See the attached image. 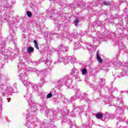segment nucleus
I'll list each match as a JSON object with an SVG mask.
<instances>
[{"label": "nucleus", "instance_id": "nucleus-1", "mask_svg": "<svg viewBox=\"0 0 128 128\" xmlns=\"http://www.w3.org/2000/svg\"><path fill=\"white\" fill-rule=\"evenodd\" d=\"M25 98H26L29 104V106L30 107V112L27 114V118L28 120H32L34 118L36 114V112L38 110V108L40 106V110L41 112H46L48 114V111L50 109L46 108V106L45 104H40L34 103L32 100V95L30 94H26L25 96Z\"/></svg>", "mask_w": 128, "mask_h": 128}, {"label": "nucleus", "instance_id": "nucleus-2", "mask_svg": "<svg viewBox=\"0 0 128 128\" xmlns=\"http://www.w3.org/2000/svg\"><path fill=\"white\" fill-rule=\"evenodd\" d=\"M6 86L4 84H2L0 82V94H2L0 92L2 90H3L2 92V95L4 96H6V98H8L9 96H10V92H16V88H14L15 90H12V88L9 87L6 90H4V88ZM2 98L0 96V106H2Z\"/></svg>", "mask_w": 128, "mask_h": 128}, {"label": "nucleus", "instance_id": "nucleus-3", "mask_svg": "<svg viewBox=\"0 0 128 128\" xmlns=\"http://www.w3.org/2000/svg\"><path fill=\"white\" fill-rule=\"evenodd\" d=\"M75 96L76 98H80L81 100H87L88 98H86V94L80 92L76 93Z\"/></svg>", "mask_w": 128, "mask_h": 128}, {"label": "nucleus", "instance_id": "nucleus-4", "mask_svg": "<svg viewBox=\"0 0 128 128\" xmlns=\"http://www.w3.org/2000/svg\"><path fill=\"white\" fill-rule=\"evenodd\" d=\"M22 84L27 88H32V82H28V79H25L24 80L22 81Z\"/></svg>", "mask_w": 128, "mask_h": 128}, {"label": "nucleus", "instance_id": "nucleus-5", "mask_svg": "<svg viewBox=\"0 0 128 128\" xmlns=\"http://www.w3.org/2000/svg\"><path fill=\"white\" fill-rule=\"evenodd\" d=\"M66 82V80L64 78H61L57 81L56 84L58 86H62Z\"/></svg>", "mask_w": 128, "mask_h": 128}, {"label": "nucleus", "instance_id": "nucleus-6", "mask_svg": "<svg viewBox=\"0 0 128 128\" xmlns=\"http://www.w3.org/2000/svg\"><path fill=\"white\" fill-rule=\"evenodd\" d=\"M20 80L24 81L25 80H28L26 75V72L24 70H22L20 74Z\"/></svg>", "mask_w": 128, "mask_h": 128}, {"label": "nucleus", "instance_id": "nucleus-7", "mask_svg": "<svg viewBox=\"0 0 128 128\" xmlns=\"http://www.w3.org/2000/svg\"><path fill=\"white\" fill-rule=\"evenodd\" d=\"M40 84H34L32 86V90L34 92H38V90H40Z\"/></svg>", "mask_w": 128, "mask_h": 128}, {"label": "nucleus", "instance_id": "nucleus-8", "mask_svg": "<svg viewBox=\"0 0 128 128\" xmlns=\"http://www.w3.org/2000/svg\"><path fill=\"white\" fill-rule=\"evenodd\" d=\"M26 67V65L24 62H20L18 65V68L19 70H24V68Z\"/></svg>", "mask_w": 128, "mask_h": 128}, {"label": "nucleus", "instance_id": "nucleus-9", "mask_svg": "<svg viewBox=\"0 0 128 128\" xmlns=\"http://www.w3.org/2000/svg\"><path fill=\"white\" fill-rule=\"evenodd\" d=\"M52 61L50 60H48L45 62V64L46 66L48 68H52Z\"/></svg>", "mask_w": 128, "mask_h": 128}, {"label": "nucleus", "instance_id": "nucleus-10", "mask_svg": "<svg viewBox=\"0 0 128 128\" xmlns=\"http://www.w3.org/2000/svg\"><path fill=\"white\" fill-rule=\"evenodd\" d=\"M74 46L75 48H80V46H82V44H80L78 42H76L74 44Z\"/></svg>", "mask_w": 128, "mask_h": 128}, {"label": "nucleus", "instance_id": "nucleus-11", "mask_svg": "<svg viewBox=\"0 0 128 128\" xmlns=\"http://www.w3.org/2000/svg\"><path fill=\"white\" fill-rule=\"evenodd\" d=\"M64 50H65V52H66V48L64 46H61L58 49V52H62Z\"/></svg>", "mask_w": 128, "mask_h": 128}, {"label": "nucleus", "instance_id": "nucleus-12", "mask_svg": "<svg viewBox=\"0 0 128 128\" xmlns=\"http://www.w3.org/2000/svg\"><path fill=\"white\" fill-rule=\"evenodd\" d=\"M64 33H59L56 35V38H66V36H64Z\"/></svg>", "mask_w": 128, "mask_h": 128}, {"label": "nucleus", "instance_id": "nucleus-13", "mask_svg": "<svg viewBox=\"0 0 128 128\" xmlns=\"http://www.w3.org/2000/svg\"><path fill=\"white\" fill-rule=\"evenodd\" d=\"M78 22H80V18H76L74 21V26H78Z\"/></svg>", "mask_w": 128, "mask_h": 128}, {"label": "nucleus", "instance_id": "nucleus-14", "mask_svg": "<svg viewBox=\"0 0 128 128\" xmlns=\"http://www.w3.org/2000/svg\"><path fill=\"white\" fill-rule=\"evenodd\" d=\"M96 117L98 118H104V115H102V114L100 113H98L96 114Z\"/></svg>", "mask_w": 128, "mask_h": 128}, {"label": "nucleus", "instance_id": "nucleus-15", "mask_svg": "<svg viewBox=\"0 0 128 128\" xmlns=\"http://www.w3.org/2000/svg\"><path fill=\"white\" fill-rule=\"evenodd\" d=\"M64 57L62 56H59V60H58V62H64Z\"/></svg>", "mask_w": 128, "mask_h": 128}, {"label": "nucleus", "instance_id": "nucleus-16", "mask_svg": "<svg viewBox=\"0 0 128 128\" xmlns=\"http://www.w3.org/2000/svg\"><path fill=\"white\" fill-rule=\"evenodd\" d=\"M68 60H69L71 62H72H72H76V58L74 57H69L68 58Z\"/></svg>", "mask_w": 128, "mask_h": 128}, {"label": "nucleus", "instance_id": "nucleus-17", "mask_svg": "<svg viewBox=\"0 0 128 128\" xmlns=\"http://www.w3.org/2000/svg\"><path fill=\"white\" fill-rule=\"evenodd\" d=\"M2 80H5L4 76L2 74L0 73V80H1V82H0V84H2Z\"/></svg>", "mask_w": 128, "mask_h": 128}, {"label": "nucleus", "instance_id": "nucleus-18", "mask_svg": "<svg viewBox=\"0 0 128 128\" xmlns=\"http://www.w3.org/2000/svg\"><path fill=\"white\" fill-rule=\"evenodd\" d=\"M28 54H30L34 52V48L32 47H29L28 49Z\"/></svg>", "mask_w": 128, "mask_h": 128}, {"label": "nucleus", "instance_id": "nucleus-19", "mask_svg": "<svg viewBox=\"0 0 128 128\" xmlns=\"http://www.w3.org/2000/svg\"><path fill=\"white\" fill-rule=\"evenodd\" d=\"M34 47L37 48V50H40V48H38V42H36V40H34Z\"/></svg>", "mask_w": 128, "mask_h": 128}, {"label": "nucleus", "instance_id": "nucleus-20", "mask_svg": "<svg viewBox=\"0 0 128 128\" xmlns=\"http://www.w3.org/2000/svg\"><path fill=\"white\" fill-rule=\"evenodd\" d=\"M102 4L104 6H110V2H104Z\"/></svg>", "mask_w": 128, "mask_h": 128}, {"label": "nucleus", "instance_id": "nucleus-21", "mask_svg": "<svg viewBox=\"0 0 128 128\" xmlns=\"http://www.w3.org/2000/svg\"><path fill=\"white\" fill-rule=\"evenodd\" d=\"M97 60H98V62H100V64L102 63V58H100V56H97Z\"/></svg>", "mask_w": 128, "mask_h": 128}, {"label": "nucleus", "instance_id": "nucleus-22", "mask_svg": "<svg viewBox=\"0 0 128 128\" xmlns=\"http://www.w3.org/2000/svg\"><path fill=\"white\" fill-rule=\"evenodd\" d=\"M82 107L80 106L79 108H77V110L78 112H82Z\"/></svg>", "mask_w": 128, "mask_h": 128}, {"label": "nucleus", "instance_id": "nucleus-23", "mask_svg": "<svg viewBox=\"0 0 128 128\" xmlns=\"http://www.w3.org/2000/svg\"><path fill=\"white\" fill-rule=\"evenodd\" d=\"M76 97V95H74V96H72V98H71V102H74V100H77Z\"/></svg>", "mask_w": 128, "mask_h": 128}, {"label": "nucleus", "instance_id": "nucleus-24", "mask_svg": "<svg viewBox=\"0 0 128 128\" xmlns=\"http://www.w3.org/2000/svg\"><path fill=\"white\" fill-rule=\"evenodd\" d=\"M26 14L28 18H30V16H32V13L30 11L26 12Z\"/></svg>", "mask_w": 128, "mask_h": 128}, {"label": "nucleus", "instance_id": "nucleus-25", "mask_svg": "<svg viewBox=\"0 0 128 128\" xmlns=\"http://www.w3.org/2000/svg\"><path fill=\"white\" fill-rule=\"evenodd\" d=\"M52 93H49L48 95H47V98H52Z\"/></svg>", "mask_w": 128, "mask_h": 128}, {"label": "nucleus", "instance_id": "nucleus-26", "mask_svg": "<svg viewBox=\"0 0 128 128\" xmlns=\"http://www.w3.org/2000/svg\"><path fill=\"white\" fill-rule=\"evenodd\" d=\"M82 74H86V69L84 68L82 70Z\"/></svg>", "mask_w": 128, "mask_h": 128}, {"label": "nucleus", "instance_id": "nucleus-27", "mask_svg": "<svg viewBox=\"0 0 128 128\" xmlns=\"http://www.w3.org/2000/svg\"><path fill=\"white\" fill-rule=\"evenodd\" d=\"M116 112H120H120H122V108H118L116 110Z\"/></svg>", "mask_w": 128, "mask_h": 128}, {"label": "nucleus", "instance_id": "nucleus-28", "mask_svg": "<svg viewBox=\"0 0 128 128\" xmlns=\"http://www.w3.org/2000/svg\"><path fill=\"white\" fill-rule=\"evenodd\" d=\"M27 62H28V64H30V62H32V59L28 58L27 59Z\"/></svg>", "mask_w": 128, "mask_h": 128}, {"label": "nucleus", "instance_id": "nucleus-29", "mask_svg": "<svg viewBox=\"0 0 128 128\" xmlns=\"http://www.w3.org/2000/svg\"><path fill=\"white\" fill-rule=\"evenodd\" d=\"M56 33H54V32H52L50 33V36H54L55 34Z\"/></svg>", "mask_w": 128, "mask_h": 128}, {"label": "nucleus", "instance_id": "nucleus-30", "mask_svg": "<svg viewBox=\"0 0 128 128\" xmlns=\"http://www.w3.org/2000/svg\"><path fill=\"white\" fill-rule=\"evenodd\" d=\"M65 48H66V50L65 49H64V50H62V52H68V48H66L65 47Z\"/></svg>", "mask_w": 128, "mask_h": 128}, {"label": "nucleus", "instance_id": "nucleus-31", "mask_svg": "<svg viewBox=\"0 0 128 128\" xmlns=\"http://www.w3.org/2000/svg\"><path fill=\"white\" fill-rule=\"evenodd\" d=\"M2 4H6V0H2Z\"/></svg>", "mask_w": 128, "mask_h": 128}, {"label": "nucleus", "instance_id": "nucleus-32", "mask_svg": "<svg viewBox=\"0 0 128 128\" xmlns=\"http://www.w3.org/2000/svg\"><path fill=\"white\" fill-rule=\"evenodd\" d=\"M117 66H119V68H120V66H122V64H120V63H118V64H117Z\"/></svg>", "mask_w": 128, "mask_h": 128}, {"label": "nucleus", "instance_id": "nucleus-33", "mask_svg": "<svg viewBox=\"0 0 128 128\" xmlns=\"http://www.w3.org/2000/svg\"><path fill=\"white\" fill-rule=\"evenodd\" d=\"M100 56V54L98 53V51H97L96 52V56Z\"/></svg>", "mask_w": 128, "mask_h": 128}, {"label": "nucleus", "instance_id": "nucleus-34", "mask_svg": "<svg viewBox=\"0 0 128 128\" xmlns=\"http://www.w3.org/2000/svg\"><path fill=\"white\" fill-rule=\"evenodd\" d=\"M101 82H104V78H100Z\"/></svg>", "mask_w": 128, "mask_h": 128}, {"label": "nucleus", "instance_id": "nucleus-35", "mask_svg": "<svg viewBox=\"0 0 128 128\" xmlns=\"http://www.w3.org/2000/svg\"><path fill=\"white\" fill-rule=\"evenodd\" d=\"M14 86H16V84L14 83Z\"/></svg>", "mask_w": 128, "mask_h": 128}, {"label": "nucleus", "instance_id": "nucleus-36", "mask_svg": "<svg viewBox=\"0 0 128 128\" xmlns=\"http://www.w3.org/2000/svg\"><path fill=\"white\" fill-rule=\"evenodd\" d=\"M58 20H54V22H58Z\"/></svg>", "mask_w": 128, "mask_h": 128}, {"label": "nucleus", "instance_id": "nucleus-37", "mask_svg": "<svg viewBox=\"0 0 128 128\" xmlns=\"http://www.w3.org/2000/svg\"><path fill=\"white\" fill-rule=\"evenodd\" d=\"M122 76H118L117 78H120Z\"/></svg>", "mask_w": 128, "mask_h": 128}, {"label": "nucleus", "instance_id": "nucleus-38", "mask_svg": "<svg viewBox=\"0 0 128 128\" xmlns=\"http://www.w3.org/2000/svg\"><path fill=\"white\" fill-rule=\"evenodd\" d=\"M7 100H8V102H10V101H8V99H7Z\"/></svg>", "mask_w": 128, "mask_h": 128}, {"label": "nucleus", "instance_id": "nucleus-39", "mask_svg": "<svg viewBox=\"0 0 128 128\" xmlns=\"http://www.w3.org/2000/svg\"><path fill=\"white\" fill-rule=\"evenodd\" d=\"M41 74H42V71L41 72Z\"/></svg>", "mask_w": 128, "mask_h": 128}, {"label": "nucleus", "instance_id": "nucleus-40", "mask_svg": "<svg viewBox=\"0 0 128 128\" xmlns=\"http://www.w3.org/2000/svg\"><path fill=\"white\" fill-rule=\"evenodd\" d=\"M37 72V74H38V72L36 71Z\"/></svg>", "mask_w": 128, "mask_h": 128}, {"label": "nucleus", "instance_id": "nucleus-41", "mask_svg": "<svg viewBox=\"0 0 128 128\" xmlns=\"http://www.w3.org/2000/svg\"><path fill=\"white\" fill-rule=\"evenodd\" d=\"M4 82H6V80H4Z\"/></svg>", "mask_w": 128, "mask_h": 128}]
</instances>
